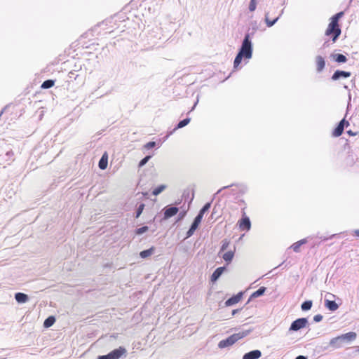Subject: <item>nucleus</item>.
Masks as SVG:
<instances>
[{
	"label": "nucleus",
	"instance_id": "nucleus-1",
	"mask_svg": "<svg viewBox=\"0 0 359 359\" xmlns=\"http://www.w3.org/2000/svg\"><path fill=\"white\" fill-rule=\"evenodd\" d=\"M344 15V12H339L333 15L330 18V22L325 30V35L332 37V42L334 43L341 34V29L339 27V19Z\"/></svg>",
	"mask_w": 359,
	"mask_h": 359
},
{
	"label": "nucleus",
	"instance_id": "nucleus-2",
	"mask_svg": "<svg viewBox=\"0 0 359 359\" xmlns=\"http://www.w3.org/2000/svg\"><path fill=\"white\" fill-rule=\"evenodd\" d=\"M248 334V332H242L233 334L229 337L227 339L220 341L218 346L221 348L231 346L239 339L245 337Z\"/></svg>",
	"mask_w": 359,
	"mask_h": 359
},
{
	"label": "nucleus",
	"instance_id": "nucleus-3",
	"mask_svg": "<svg viewBox=\"0 0 359 359\" xmlns=\"http://www.w3.org/2000/svg\"><path fill=\"white\" fill-rule=\"evenodd\" d=\"M239 53L241 55H243L245 58L248 59L252 57V45L248 34L245 36Z\"/></svg>",
	"mask_w": 359,
	"mask_h": 359
},
{
	"label": "nucleus",
	"instance_id": "nucleus-4",
	"mask_svg": "<svg viewBox=\"0 0 359 359\" xmlns=\"http://www.w3.org/2000/svg\"><path fill=\"white\" fill-rule=\"evenodd\" d=\"M126 352L127 351L124 347L120 346L118 348L111 351L107 355L99 356L98 359H119L125 355Z\"/></svg>",
	"mask_w": 359,
	"mask_h": 359
},
{
	"label": "nucleus",
	"instance_id": "nucleus-5",
	"mask_svg": "<svg viewBox=\"0 0 359 359\" xmlns=\"http://www.w3.org/2000/svg\"><path fill=\"white\" fill-rule=\"evenodd\" d=\"M242 218L238 222L239 229L241 231H249L251 228V222L245 215V208L242 210Z\"/></svg>",
	"mask_w": 359,
	"mask_h": 359
},
{
	"label": "nucleus",
	"instance_id": "nucleus-6",
	"mask_svg": "<svg viewBox=\"0 0 359 359\" xmlns=\"http://www.w3.org/2000/svg\"><path fill=\"white\" fill-rule=\"evenodd\" d=\"M308 321L306 318H298L291 324L290 330L297 331L302 328L305 327Z\"/></svg>",
	"mask_w": 359,
	"mask_h": 359
},
{
	"label": "nucleus",
	"instance_id": "nucleus-7",
	"mask_svg": "<svg viewBox=\"0 0 359 359\" xmlns=\"http://www.w3.org/2000/svg\"><path fill=\"white\" fill-rule=\"evenodd\" d=\"M202 219H203V217L198 215L195 217L194 222L192 223L190 229L187 231V237H189L191 235H193V233H194V231H196V229L198 228V225L201 222Z\"/></svg>",
	"mask_w": 359,
	"mask_h": 359
},
{
	"label": "nucleus",
	"instance_id": "nucleus-8",
	"mask_svg": "<svg viewBox=\"0 0 359 359\" xmlns=\"http://www.w3.org/2000/svg\"><path fill=\"white\" fill-rule=\"evenodd\" d=\"M345 126V118H343L337 128L332 131V136L334 137H339L344 132Z\"/></svg>",
	"mask_w": 359,
	"mask_h": 359
},
{
	"label": "nucleus",
	"instance_id": "nucleus-9",
	"mask_svg": "<svg viewBox=\"0 0 359 359\" xmlns=\"http://www.w3.org/2000/svg\"><path fill=\"white\" fill-rule=\"evenodd\" d=\"M179 211V209L176 207H168L164 211V219H168L175 215Z\"/></svg>",
	"mask_w": 359,
	"mask_h": 359
},
{
	"label": "nucleus",
	"instance_id": "nucleus-10",
	"mask_svg": "<svg viewBox=\"0 0 359 359\" xmlns=\"http://www.w3.org/2000/svg\"><path fill=\"white\" fill-rule=\"evenodd\" d=\"M351 74L349 72L337 70L332 76V79L336 81L340 77L348 78L351 76Z\"/></svg>",
	"mask_w": 359,
	"mask_h": 359
},
{
	"label": "nucleus",
	"instance_id": "nucleus-11",
	"mask_svg": "<svg viewBox=\"0 0 359 359\" xmlns=\"http://www.w3.org/2000/svg\"><path fill=\"white\" fill-rule=\"evenodd\" d=\"M262 353L259 350L252 351L249 353H245L243 355V359H258L260 358Z\"/></svg>",
	"mask_w": 359,
	"mask_h": 359
},
{
	"label": "nucleus",
	"instance_id": "nucleus-12",
	"mask_svg": "<svg viewBox=\"0 0 359 359\" xmlns=\"http://www.w3.org/2000/svg\"><path fill=\"white\" fill-rule=\"evenodd\" d=\"M241 297H242V294L241 293L238 294L229 298V299H227L225 302V305L226 306H229L236 304L238 302H240V300L241 299Z\"/></svg>",
	"mask_w": 359,
	"mask_h": 359
},
{
	"label": "nucleus",
	"instance_id": "nucleus-13",
	"mask_svg": "<svg viewBox=\"0 0 359 359\" xmlns=\"http://www.w3.org/2000/svg\"><path fill=\"white\" fill-rule=\"evenodd\" d=\"M307 243L306 238H303L297 242L294 243L291 246L290 248L292 249V250L295 252H300V248L303 244H306Z\"/></svg>",
	"mask_w": 359,
	"mask_h": 359
},
{
	"label": "nucleus",
	"instance_id": "nucleus-14",
	"mask_svg": "<svg viewBox=\"0 0 359 359\" xmlns=\"http://www.w3.org/2000/svg\"><path fill=\"white\" fill-rule=\"evenodd\" d=\"M316 63L317 71L319 72H321L325 66V62L324 58L320 55L316 57Z\"/></svg>",
	"mask_w": 359,
	"mask_h": 359
},
{
	"label": "nucleus",
	"instance_id": "nucleus-15",
	"mask_svg": "<svg viewBox=\"0 0 359 359\" xmlns=\"http://www.w3.org/2000/svg\"><path fill=\"white\" fill-rule=\"evenodd\" d=\"M325 306L331 311H334L339 308V305L334 301L328 299L325 300Z\"/></svg>",
	"mask_w": 359,
	"mask_h": 359
},
{
	"label": "nucleus",
	"instance_id": "nucleus-16",
	"mask_svg": "<svg viewBox=\"0 0 359 359\" xmlns=\"http://www.w3.org/2000/svg\"><path fill=\"white\" fill-rule=\"evenodd\" d=\"M224 271H225V267L217 268L211 276V278H210L211 281L215 282Z\"/></svg>",
	"mask_w": 359,
	"mask_h": 359
},
{
	"label": "nucleus",
	"instance_id": "nucleus-17",
	"mask_svg": "<svg viewBox=\"0 0 359 359\" xmlns=\"http://www.w3.org/2000/svg\"><path fill=\"white\" fill-rule=\"evenodd\" d=\"M340 336L342 339V341H345V340L352 341L356 338V333L353 332H350L341 334Z\"/></svg>",
	"mask_w": 359,
	"mask_h": 359
},
{
	"label": "nucleus",
	"instance_id": "nucleus-18",
	"mask_svg": "<svg viewBox=\"0 0 359 359\" xmlns=\"http://www.w3.org/2000/svg\"><path fill=\"white\" fill-rule=\"evenodd\" d=\"M15 298L16 301L19 303H25L28 300L27 295L21 292L16 293L15 295Z\"/></svg>",
	"mask_w": 359,
	"mask_h": 359
},
{
	"label": "nucleus",
	"instance_id": "nucleus-19",
	"mask_svg": "<svg viewBox=\"0 0 359 359\" xmlns=\"http://www.w3.org/2000/svg\"><path fill=\"white\" fill-rule=\"evenodd\" d=\"M108 158L107 154H104L99 161V168L104 170L107 167Z\"/></svg>",
	"mask_w": 359,
	"mask_h": 359
},
{
	"label": "nucleus",
	"instance_id": "nucleus-20",
	"mask_svg": "<svg viewBox=\"0 0 359 359\" xmlns=\"http://www.w3.org/2000/svg\"><path fill=\"white\" fill-rule=\"evenodd\" d=\"M341 341L342 339L341 338V336H338L337 337L332 339L330 341V344L334 348H338L340 346Z\"/></svg>",
	"mask_w": 359,
	"mask_h": 359
},
{
	"label": "nucleus",
	"instance_id": "nucleus-21",
	"mask_svg": "<svg viewBox=\"0 0 359 359\" xmlns=\"http://www.w3.org/2000/svg\"><path fill=\"white\" fill-rule=\"evenodd\" d=\"M154 250H155L154 247H151L148 250H143V251L140 252V256L143 259L147 258L153 254Z\"/></svg>",
	"mask_w": 359,
	"mask_h": 359
},
{
	"label": "nucleus",
	"instance_id": "nucleus-22",
	"mask_svg": "<svg viewBox=\"0 0 359 359\" xmlns=\"http://www.w3.org/2000/svg\"><path fill=\"white\" fill-rule=\"evenodd\" d=\"M233 256H234V251H232V250H229L228 252H226L223 255H222V257L223 259L227 262H230L233 258Z\"/></svg>",
	"mask_w": 359,
	"mask_h": 359
},
{
	"label": "nucleus",
	"instance_id": "nucleus-23",
	"mask_svg": "<svg viewBox=\"0 0 359 359\" xmlns=\"http://www.w3.org/2000/svg\"><path fill=\"white\" fill-rule=\"evenodd\" d=\"M333 57L335 61L339 63H344L347 61L346 57L342 54H336Z\"/></svg>",
	"mask_w": 359,
	"mask_h": 359
},
{
	"label": "nucleus",
	"instance_id": "nucleus-24",
	"mask_svg": "<svg viewBox=\"0 0 359 359\" xmlns=\"http://www.w3.org/2000/svg\"><path fill=\"white\" fill-rule=\"evenodd\" d=\"M55 81L53 80H46L41 84V88L47 89L54 86Z\"/></svg>",
	"mask_w": 359,
	"mask_h": 359
},
{
	"label": "nucleus",
	"instance_id": "nucleus-25",
	"mask_svg": "<svg viewBox=\"0 0 359 359\" xmlns=\"http://www.w3.org/2000/svg\"><path fill=\"white\" fill-rule=\"evenodd\" d=\"M55 321V318L53 316H50L45 320L43 325L46 327H49L54 324Z\"/></svg>",
	"mask_w": 359,
	"mask_h": 359
},
{
	"label": "nucleus",
	"instance_id": "nucleus-26",
	"mask_svg": "<svg viewBox=\"0 0 359 359\" xmlns=\"http://www.w3.org/2000/svg\"><path fill=\"white\" fill-rule=\"evenodd\" d=\"M165 188H166L165 185H163V184L160 185L153 190L152 194L154 196H157L159 194H161L163 191H164L165 189Z\"/></svg>",
	"mask_w": 359,
	"mask_h": 359
},
{
	"label": "nucleus",
	"instance_id": "nucleus-27",
	"mask_svg": "<svg viewBox=\"0 0 359 359\" xmlns=\"http://www.w3.org/2000/svg\"><path fill=\"white\" fill-rule=\"evenodd\" d=\"M279 17H276L273 20H271L269 18V13H267L266 15V18H265V20H266V23L268 27H271L273 26L275 22L278 20Z\"/></svg>",
	"mask_w": 359,
	"mask_h": 359
},
{
	"label": "nucleus",
	"instance_id": "nucleus-28",
	"mask_svg": "<svg viewBox=\"0 0 359 359\" xmlns=\"http://www.w3.org/2000/svg\"><path fill=\"white\" fill-rule=\"evenodd\" d=\"M243 57H244L243 55H241L240 53H238L233 62L234 68H237L239 66V65L241 62Z\"/></svg>",
	"mask_w": 359,
	"mask_h": 359
},
{
	"label": "nucleus",
	"instance_id": "nucleus-29",
	"mask_svg": "<svg viewBox=\"0 0 359 359\" xmlns=\"http://www.w3.org/2000/svg\"><path fill=\"white\" fill-rule=\"evenodd\" d=\"M266 290V288L264 287H261L260 288H259L257 290H256L255 292H254L252 294V297H258L261 295H262L264 292Z\"/></svg>",
	"mask_w": 359,
	"mask_h": 359
},
{
	"label": "nucleus",
	"instance_id": "nucleus-30",
	"mask_svg": "<svg viewBox=\"0 0 359 359\" xmlns=\"http://www.w3.org/2000/svg\"><path fill=\"white\" fill-rule=\"evenodd\" d=\"M312 306L311 301H306L302 304V309L304 311L309 310Z\"/></svg>",
	"mask_w": 359,
	"mask_h": 359
},
{
	"label": "nucleus",
	"instance_id": "nucleus-31",
	"mask_svg": "<svg viewBox=\"0 0 359 359\" xmlns=\"http://www.w3.org/2000/svg\"><path fill=\"white\" fill-rule=\"evenodd\" d=\"M190 122V118H187L179 122L177 128H181L187 126Z\"/></svg>",
	"mask_w": 359,
	"mask_h": 359
},
{
	"label": "nucleus",
	"instance_id": "nucleus-32",
	"mask_svg": "<svg viewBox=\"0 0 359 359\" xmlns=\"http://www.w3.org/2000/svg\"><path fill=\"white\" fill-rule=\"evenodd\" d=\"M210 207V203H206L200 210L198 215H201L202 217H203L205 212H207Z\"/></svg>",
	"mask_w": 359,
	"mask_h": 359
},
{
	"label": "nucleus",
	"instance_id": "nucleus-33",
	"mask_svg": "<svg viewBox=\"0 0 359 359\" xmlns=\"http://www.w3.org/2000/svg\"><path fill=\"white\" fill-rule=\"evenodd\" d=\"M147 230H148V226H142L141 228H139V229H136L135 233L137 235H140V234L146 232Z\"/></svg>",
	"mask_w": 359,
	"mask_h": 359
},
{
	"label": "nucleus",
	"instance_id": "nucleus-34",
	"mask_svg": "<svg viewBox=\"0 0 359 359\" xmlns=\"http://www.w3.org/2000/svg\"><path fill=\"white\" fill-rule=\"evenodd\" d=\"M151 158V156H147L146 157H144L143 159H142L140 163H139V167L141 168L142 167L143 165H144Z\"/></svg>",
	"mask_w": 359,
	"mask_h": 359
},
{
	"label": "nucleus",
	"instance_id": "nucleus-35",
	"mask_svg": "<svg viewBox=\"0 0 359 359\" xmlns=\"http://www.w3.org/2000/svg\"><path fill=\"white\" fill-rule=\"evenodd\" d=\"M256 6H257L256 0H251L250 5H249L250 11H251V12L254 11L256 9Z\"/></svg>",
	"mask_w": 359,
	"mask_h": 359
},
{
	"label": "nucleus",
	"instance_id": "nucleus-36",
	"mask_svg": "<svg viewBox=\"0 0 359 359\" xmlns=\"http://www.w3.org/2000/svg\"><path fill=\"white\" fill-rule=\"evenodd\" d=\"M230 242L227 240H224L222 242V245L221 248V251H224L227 249L228 246L229 245Z\"/></svg>",
	"mask_w": 359,
	"mask_h": 359
},
{
	"label": "nucleus",
	"instance_id": "nucleus-37",
	"mask_svg": "<svg viewBox=\"0 0 359 359\" xmlns=\"http://www.w3.org/2000/svg\"><path fill=\"white\" fill-rule=\"evenodd\" d=\"M144 208V204H141L138 208H137V215H136V217H139L140 216V215L142 214L143 210Z\"/></svg>",
	"mask_w": 359,
	"mask_h": 359
},
{
	"label": "nucleus",
	"instance_id": "nucleus-38",
	"mask_svg": "<svg viewBox=\"0 0 359 359\" xmlns=\"http://www.w3.org/2000/svg\"><path fill=\"white\" fill-rule=\"evenodd\" d=\"M155 146H156V142H149L148 143H147L144 145V148H146L147 149H151V148L154 147Z\"/></svg>",
	"mask_w": 359,
	"mask_h": 359
},
{
	"label": "nucleus",
	"instance_id": "nucleus-39",
	"mask_svg": "<svg viewBox=\"0 0 359 359\" xmlns=\"http://www.w3.org/2000/svg\"><path fill=\"white\" fill-rule=\"evenodd\" d=\"M323 317L322 316L320 315H316L314 316L313 318V320L316 321V322H319L322 320Z\"/></svg>",
	"mask_w": 359,
	"mask_h": 359
},
{
	"label": "nucleus",
	"instance_id": "nucleus-40",
	"mask_svg": "<svg viewBox=\"0 0 359 359\" xmlns=\"http://www.w3.org/2000/svg\"><path fill=\"white\" fill-rule=\"evenodd\" d=\"M347 133L350 135V136H355L357 135V133H354L353 132L352 130H348L347 131Z\"/></svg>",
	"mask_w": 359,
	"mask_h": 359
},
{
	"label": "nucleus",
	"instance_id": "nucleus-41",
	"mask_svg": "<svg viewBox=\"0 0 359 359\" xmlns=\"http://www.w3.org/2000/svg\"><path fill=\"white\" fill-rule=\"evenodd\" d=\"M295 359H306V358L303 355H299V356L297 357Z\"/></svg>",
	"mask_w": 359,
	"mask_h": 359
},
{
	"label": "nucleus",
	"instance_id": "nucleus-42",
	"mask_svg": "<svg viewBox=\"0 0 359 359\" xmlns=\"http://www.w3.org/2000/svg\"><path fill=\"white\" fill-rule=\"evenodd\" d=\"M354 234L357 236H359V229H357L354 231Z\"/></svg>",
	"mask_w": 359,
	"mask_h": 359
},
{
	"label": "nucleus",
	"instance_id": "nucleus-43",
	"mask_svg": "<svg viewBox=\"0 0 359 359\" xmlns=\"http://www.w3.org/2000/svg\"><path fill=\"white\" fill-rule=\"evenodd\" d=\"M238 311V309L233 310L232 315H235Z\"/></svg>",
	"mask_w": 359,
	"mask_h": 359
},
{
	"label": "nucleus",
	"instance_id": "nucleus-44",
	"mask_svg": "<svg viewBox=\"0 0 359 359\" xmlns=\"http://www.w3.org/2000/svg\"><path fill=\"white\" fill-rule=\"evenodd\" d=\"M349 126V123H348V121L345 120V126Z\"/></svg>",
	"mask_w": 359,
	"mask_h": 359
}]
</instances>
